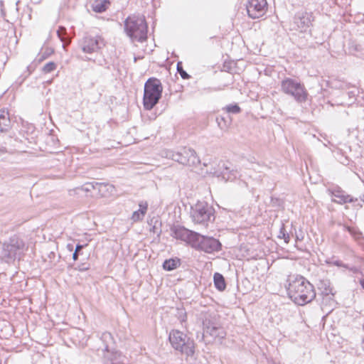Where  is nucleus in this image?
Returning <instances> with one entry per match:
<instances>
[{
    "label": "nucleus",
    "mask_w": 364,
    "mask_h": 364,
    "mask_svg": "<svg viewBox=\"0 0 364 364\" xmlns=\"http://www.w3.org/2000/svg\"><path fill=\"white\" fill-rule=\"evenodd\" d=\"M140 208L138 210H136L133 213L132 219L133 221L136 222L143 218V217L145 215L146 210V205H142L141 204L139 205Z\"/></svg>",
    "instance_id": "nucleus-25"
},
{
    "label": "nucleus",
    "mask_w": 364,
    "mask_h": 364,
    "mask_svg": "<svg viewBox=\"0 0 364 364\" xmlns=\"http://www.w3.org/2000/svg\"><path fill=\"white\" fill-rule=\"evenodd\" d=\"M57 68L56 64L54 62H48L44 65L42 68V71L44 73H50L52 71L55 70Z\"/></svg>",
    "instance_id": "nucleus-28"
},
{
    "label": "nucleus",
    "mask_w": 364,
    "mask_h": 364,
    "mask_svg": "<svg viewBox=\"0 0 364 364\" xmlns=\"http://www.w3.org/2000/svg\"><path fill=\"white\" fill-rule=\"evenodd\" d=\"M294 23L301 31H305L311 25L312 16L307 12L298 13L294 16Z\"/></svg>",
    "instance_id": "nucleus-15"
},
{
    "label": "nucleus",
    "mask_w": 364,
    "mask_h": 364,
    "mask_svg": "<svg viewBox=\"0 0 364 364\" xmlns=\"http://www.w3.org/2000/svg\"><path fill=\"white\" fill-rule=\"evenodd\" d=\"M177 70L183 79H188L190 77V75L183 70L180 63L177 64Z\"/></svg>",
    "instance_id": "nucleus-32"
},
{
    "label": "nucleus",
    "mask_w": 364,
    "mask_h": 364,
    "mask_svg": "<svg viewBox=\"0 0 364 364\" xmlns=\"http://www.w3.org/2000/svg\"><path fill=\"white\" fill-rule=\"evenodd\" d=\"M181 265V259L178 257L166 259L162 264L164 269L172 271Z\"/></svg>",
    "instance_id": "nucleus-20"
},
{
    "label": "nucleus",
    "mask_w": 364,
    "mask_h": 364,
    "mask_svg": "<svg viewBox=\"0 0 364 364\" xmlns=\"http://www.w3.org/2000/svg\"><path fill=\"white\" fill-rule=\"evenodd\" d=\"M193 242V247L204 251L207 253L218 252L221 249V244L218 240L210 237H204L197 233Z\"/></svg>",
    "instance_id": "nucleus-10"
},
{
    "label": "nucleus",
    "mask_w": 364,
    "mask_h": 364,
    "mask_svg": "<svg viewBox=\"0 0 364 364\" xmlns=\"http://www.w3.org/2000/svg\"><path fill=\"white\" fill-rule=\"evenodd\" d=\"M109 0H95L92 4V10L96 13H102L106 11Z\"/></svg>",
    "instance_id": "nucleus-21"
},
{
    "label": "nucleus",
    "mask_w": 364,
    "mask_h": 364,
    "mask_svg": "<svg viewBox=\"0 0 364 364\" xmlns=\"http://www.w3.org/2000/svg\"><path fill=\"white\" fill-rule=\"evenodd\" d=\"M317 285L323 296L328 297L329 299H333L334 294L328 279H321Z\"/></svg>",
    "instance_id": "nucleus-18"
},
{
    "label": "nucleus",
    "mask_w": 364,
    "mask_h": 364,
    "mask_svg": "<svg viewBox=\"0 0 364 364\" xmlns=\"http://www.w3.org/2000/svg\"><path fill=\"white\" fill-rule=\"evenodd\" d=\"M57 35L60 40L63 43V46L70 43V38L68 35L66 28L65 27L59 26L57 31Z\"/></svg>",
    "instance_id": "nucleus-23"
},
{
    "label": "nucleus",
    "mask_w": 364,
    "mask_h": 364,
    "mask_svg": "<svg viewBox=\"0 0 364 364\" xmlns=\"http://www.w3.org/2000/svg\"><path fill=\"white\" fill-rule=\"evenodd\" d=\"M97 184H103L104 186H105V187L104 188L97 189L98 194L100 195L101 196H105L106 192L109 191V190L112 191L113 189V186L108 183L97 182Z\"/></svg>",
    "instance_id": "nucleus-29"
},
{
    "label": "nucleus",
    "mask_w": 364,
    "mask_h": 364,
    "mask_svg": "<svg viewBox=\"0 0 364 364\" xmlns=\"http://www.w3.org/2000/svg\"><path fill=\"white\" fill-rule=\"evenodd\" d=\"M124 31L134 42H142L147 38V24L143 16H130L124 21Z\"/></svg>",
    "instance_id": "nucleus-2"
},
{
    "label": "nucleus",
    "mask_w": 364,
    "mask_h": 364,
    "mask_svg": "<svg viewBox=\"0 0 364 364\" xmlns=\"http://www.w3.org/2000/svg\"><path fill=\"white\" fill-rule=\"evenodd\" d=\"M105 46L103 38L100 36H85L80 41V47L84 53H92L98 51Z\"/></svg>",
    "instance_id": "nucleus-11"
},
{
    "label": "nucleus",
    "mask_w": 364,
    "mask_h": 364,
    "mask_svg": "<svg viewBox=\"0 0 364 364\" xmlns=\"http://www.w3.org/2000/svg\"><path fill=\"white\" fill-rule=\"evenodd\" d=\"M218 168H220L221 172L220 178L225 181H232L239 176V173L237 170L231 168V167L225 162H220L218 164Z\"/></svg>",
    "instance_id": "nucleus-14"
},
{
    "label": "nucleus",
    "mask_w": 364,
    "mask_h": 364,
    "mask_svg": "<svg viewBox=\"0 0 364 364\" xmlns=\"http://www.w3.org/2000/svg\"><path fill=\"white\" fill-rule=\"evenodd\" d=\"M159 101V80L149 78L144 84L143 105L146 110H151Z\"/></svg>",
    "instance_id": "nucleus-7"
},
{
    "label": "nucleus",
    "mask_w": 364,
    "mask_h": 364,
    "mask_svg": "<svg viewBox=\"0 0 364 364\" xmlns=\"http://www.w3.org/2000/svg\"><path fill=\"white\" fill-rule=\"evenodd\" d=\"M348 230L350 232V234L355 238V240L358 241L364 240L362 232L358 229L355 228L348 227Z\"/></svg>",
    "instance_id": "nucleus-26"
},
{
    "label": "nucleus",
    "mask_w": 364,
    "mask_h": 364,
    "mask_svg": "<svg viewBox=\"0 0 364 364\" xmlns=\"http://www.w3.org/2000/svg\"><path fill=\"white\" fill-rule=\"evenodd\" d=\"M203 336L209 335L213 338H223L225 336V331L218 323L211 318H205L203 321Z\"/></svg>",
    "instance_id": "nucleus-12"
},
{
    "label": "nucleus",
    "mask_w": 364,
    "mask_h": 364,
    "mask_svg": "<svg viewBox=\"0 0 364 364\" xmlns=\"http://www.w3.org/2000/svg\"><path fill=\"white\" fill-rule=\"evenodd\" d=\"M89 268H90V264H88L87 263H83V264H81L80 265H78L77 267H75V269H77L80 272H83V271L89 269Z\"/></svg>",
    "instance_id": "nucleus-36"
},
{
    "label": "nucleus",
    "mask_w": 364,
    "mask_h": 364,
    "mask_svg": "<svg viewBox=\"0 0 364 364\" xmlns=\"http://www.w3.org/2000/svg\"><path fill=\"white\" fill-rule=\"evenodd\" d=\"M155 229H156V225H154L153 226V230H154V231H155Z\"/></svg>",
    "instance_id": "nucleus-41"
},
{
    "label": "nucleus",
    "mask_w": 364,
    "mask_h": 364,
    "mask_svg": "<svg viewBox=\"0 0 364 364\" xmlns=\"http://www.w3.org/2000/svg\"><path fill=\"white\" fill-rule=\"evenodd\" d=\"M279 237H282L286 243L289 242L290 237L289 235L286 232L284 225H282L280 228Z\"/></svg>",
    "instance_id": "nucleus-31"
},
{
    "label": "nucleus",
    "mask_w": 364,
    "mask_h": 364,
    "mask_svg": "<svg viewBox=\"0 0 364 364\" xmlns=\"http://www.w3.org/2000/svg\"><path fill=\"white\" fill-rule=\"evenodd\" d=\"M52 53H53V50H50V51H46L43 53L39 54L38 56L37 60L39 63L43 61L44 59L48 58Z\"/></svg>",
    "instance_id": "nucleus-35"
},
{
    "label": "nucleus",
    "mask_w": 364,
    "mask_h": 364,
    "mask_svg": "<svg viewBox=\"0 0 364 364\" xmlns=\"http://www.w3.org/2000/svg\"><path fill=\"white\" fill-rule=\"evenodd\" d=\"M228 113L238 114L241 112V108L237 105H228L223 108Z\"/></svg>",
    "instance_id": "nucleus-27"
},
{
    "label": "nucleus",
    "mask_w": 364,
    "mask_h": 364,
    "mask_svg": "<svg viewBox=\"0 0 364 364\" xmlns=\"http://www.w3.org/2000/svg\"><path fill=\"white\" fill-rule=\"evenodd\" d=\"M360 284L361 285V287L364 289V279H361L360 281Z\"/></svg>",
    "instance_id": "nucleus-37"
},
{
    "label": "nucleus",
    "mask_w": 364,
    "mask_h": 364,
    "mask_svg": "<svg viewBox=\"0 0 364 364\" xmlns=\"http://www.w3.org/2000/svg\"><path fill=\"white\" fill-rule=\"evenodd\" d=\"M331 196L333 197L332 201L339 204L353 203L357 200V198H354L350 195L346 194L345 191L340 188L332 190Z\"/></svg>",
    "instance_id": "nucleus-16"
},
{
    "label": "nucleus",
    "mask_w": 364,
    "mask_h": 364,
    "mask_svg": "<svg viewBox=\"0 0 364 364\" xmlns=\"http://www.w3.org/2000/svg\"><path fill=\"white\" fill-rule=\"evenodd\" d=\"M246 9L248 16L251 18H259L266 13L267 3L266 0H248Z\"/></svg>",
    "instance_id": "nucleus-13"
},
{
    "label": "nucleus",
    "mask_w": 364,
    "mask_h": 364,
    "mask_svg": "<svg viewBox=\"0 0 364 364\" xmlns=\"http://www.w3.org/2000/svg\"><path fill=\"white\" fill-rule=\"evenodd\" d=\"M287 282L288 295L295 304L303 306L316 297L314 286L304 277L291 275Z\"/></svg>",
    "instance_id": "nucleus-1"
},
{
    "label": "nucleus",
    "mask_w": 364,
    "mask_h": 364,
    "mask_svg": "<svg viewBox=\"0 0 364 364\" xmlns=\"http://www.w3.org/2000/svg\"><path fill=\"white\" fill-rule=\"evenodd\" d=\"M335 264H336V265H337V266H339V265H340V264H339V262H338V261L335 262Z\"/></svg>",
    "instance_id": "nucleus-39"
},
{
    "label": "nucleus",
    "mask_w": 364,
    "mask_h": 364,
    "mask_svg": "<svg viewBox=\"0 0 364 364\" xmlns=\"http://www.w3.org/2000/svg\"><path fill=\"white\" fill-rule=\"evenodd\" d=\"M52 256H53V257L55 256V254L54 252H51L49 254V257H51Z\"/></svg>",
    "instance_id": "nucleus-38"
},
{
    "label": "nucleus",
    "mask_w": 364,
    "mask_h": 364,
    "mask_svg": "<svg viewBox=\"0 0 364 364\" xmlns=\"http://www.w3.org/2000/svg\"><path fill=\"white\" fill-rule=\"evenodd\" d=\"M161 156L188 166H196L200 163L195 150L188 147H182L177 151L163 149L161 151Z\"/></svg>",
    "instance_id": "nucleus-3"
},
{
    "label": "nucleus",
    "mask_w": 364,
    "mask_h": 364,
    "mask_svg": "<svg viewBox=\"0 0 364 364\" xmlns=\"http://www.w3.org/2000/svg\"><path fill=\"white\" fill-rule=\"evenodd\" d=\"M161 94L162 93V86L161 85V90H160Z\"/></svg>",
    "instance_id": "nucleus-43"
},
{
    "label": "nucleus",
    "mask_w": 364,
    "mask_h": 364,
    "mask_svg": "<svg viewBox=\"0 0 364 364\" xmlns=\"http://www.w3.org/2000/svg\"><path fill=\"white\" fill-rule=\"evenodd\" d=\"M363 349H364V338H363Z\"/></svg>",
    "instance_id": "nucleus-42"
},
{
    "label": "nucleus",
    "mask_w": 364,
    "mask_h": 364,
    "mask_svg": "<svg viewBox=\"0 0 364 364\" xmlns=\"http://www.w3.org/2000/svg\"><path fill=\"white\" fill-rule=\"evenodd\" d=\"M11 127V121L8 112L0 111V132H7Z\"/></svg>",
    "instance_id": "nucleus-19"
},
{
    "label": "nucleus",
    "mask_w": 364,
    "mask_h": 364,
    "mask_svg": "<svg viewBox=\"0 0 364 364\" xmlns=\"http://www.w3.org/2000/svg\"><path fill=\"white\" fill-rule=\"evenodd\" d=\"M104 187H105V186L103 184H97V182H89L82 186L81 189L85 192H90Z\"/></svg>",
    "instance_id": "nucleus-24"
},
{
    "label": "nucleus",
    "mask_w": 364,
    "mask_h": 364,
    "mask_svg": "<svg viewBox=\"0 0 364 364\" xmlns=\"http://www.w3.org/2000/svg\"><path fill=\"white\" fill-rule=\"evenodd\" d=\"M191 218L194 223L207 226L208 223L214 220V209L205 201H198L191 206Z\"/></svg>",
    "instance_id": "nucleus-5"
},
{
    "label": "nucleus",
    "mask_w": 364,
    "mask_h": 364,
    "mask_svg": "<svg viewBox=\"0 0 364 364\" xmlns=\"http://www.w3.org/2000/svg\"><path fill=\"white\" fill-rule=\"evenodd\" d=\"M171 223H174V220L168 223V225H166L168 228L166 229L164 232L176 240L186 242L193 247V242L196 238V237H197V232L189 230L179 225L171 224Z\"/></svg>",
    "instance_id": "nucleus-9"
},
{
    "label": "nucleus",
    "mask_w": 364,
    "mask_h": 364,
    "mask_svg": "<svg viewBox=\"0 0 364 364\" xmlns=\"http://www.w3.org/2000/svg\"><path fill=\"white\" fill-rule=\"evenodd\" d=\"M206 173L217 178H220V175H221L220 168H218V164L216 166H211L209 170L208 169L206 171Z\"/></svg>",
    "instance_id": "nucleus-30"
},
{
    "label": "nucleus",
    "mask_w": 364,
    "mask_h": 364,
    "mask_svg": "<svg viewBox=\"0 0 364 364\" xmlns=\"http://www.w3.org/2000/svg\"><path fill=\"white\" fill-rule=\"evenodd\" d=\"M25 243L18 235H14L2 244L1 258L6 263L14 262L23 251Z\"/></svg>",
    "instance_id": "nucleus-4"
},
{
    "label": "nucleus",
    "mask_w": 364,
    "mask_h": 364,
    "mask_svg": "<svg viewBox=\"0 0 364 364\" xmlns=\"http://www.w3.org/2000/svg\"><path fill=\"white\" fill-rule=\"evenodd\" d=\"M216 120H217L218 127L221 129H226L228 127V124H227L224 117H217Z\"/></svg>",
    "instance_id": "nucleus-33"
},
{
    "label": "nucleus",
    "mask_w": 364,
    "mask_h": 364,
    "mask_svg": "<svg viewBox=\"0 0 364 364\" xmlns=\"http://www.w3.org/2000/svg\"><path fill=\"white\" fill-rule=\"evenodd\" d=\"M281 89L285 94L291 96L297 102H306L308 97V92L304 84L299 81L287 77L281 82Z\"/></svg>",
    "instance_id": "nucleus-6"
},
{
    "label": "nucleus",
    "mask_w": 364,
    "mask_h": 364,
    "mask_svg": "<svg viewBox=\"0 0 364 364\" xmlns=\"http://www.w3.org/2000/svg\"><path fill=\"white\" fill-rule=\"evenodd\" d=\"M104 364H127V358L119 352L107 351L104 356Z\"/></svg>",
    "instance_id": "nucleus-17"
},
{
    "label": "nucleus",
    "mask_w": 364,
    "mask_h": 364,
    "mask_svg": "<svg viewBox=\"0 0 364 364\" xmlns=\"http://www.w3.org/2000/svg\"><path fill=\"white\" fill-rule=\"evenodd\" d=\"M348 95H349V96L350 97V96H352L353 92H348Z\"/></svg>",
    "instance_id": "nucleus-40"
},
{
    "label": "nucleus",
    "mask_w": 364,
    "mask_h": 364,
    "mask_svg": "<svg viewBox=\"0 0 364 364\" xmlns=\"http://www.w3.org/2000/svg\"><path fill=\"white\" fill-rule=\"evenodd\" d=\"M84 245L77 244L75 247V252L73 254V259L77 260L78 258V252L83 248Z\"/></svg>",
    "instance_id": "nucleus-34"
},
{
    "label": "nucleus",
    "mask_w": 364,
    "mask_h": 364,
    "mask_svg": "<svg viewBox=\"0 0 364 364\" xmlns=\"http://www.w3.org/2000/svg\"><path fill=\"white\" fill-rule=\"evenodd\" d=\"M215 288L219 291H223L226 287L224 277L220 273H215L213 276Z\"/></svg>",
    "instance_id": "nucleus-22"
},
{
    "label": "nucleus",
    "mask_w": 364,
    "mask_h": 364,
    "mask_svg": "<svg viewBox=\"0 0 364 364\" xmlns=\"http://www.w3.org/2000/svg\"><path fill=\"white\" fill-rule=\"evenodd\" d=\"M169 341L176 350H180L188 356L194 353L195 345L193 340L187 338L183 332L178 330H173L169 333Z\"/></svg>",
    "instance_id": "nucleus-8"
}]
</instances>
